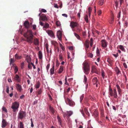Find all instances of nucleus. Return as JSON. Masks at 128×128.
<instances>
[{
    "instance_id": "obj_25",
    "label": "nucleus",
    "mask_w": 128,
    "mask_h": 128,
    "mask_svg": "<svg viewBox=\"0 0 128 128\" xmlns=\"http://www.w3.org/2000/svg\"><path fill=\"white\" fill-rule=\"evenodd\" d=\"M64 70V68L63 66H60V68L59 69L58 72V74H60Z\"/></svg>"
},
{
    "instance_id": "obj_47",
    "label": "nucleus",
    "mask_w": 128,
    "mask_h": 128,
    "mask_svg": "<svg viewBox=\"0 0 128 128\" xmlns=\"http://www.w3.org/2000/svg\"><path fill=\"white\" fill-rule=\"evenodd\" d=\"M60 46L62 50L64 51L65 50V48L64 46H63L60 43Z\"/></svg>"
},
{
    "instance_id": "obj_6",
    "label": "nucleus",
    "mask_w": 128,
    "mask_h": 128,
    "mask_svg": "<svg viewBox=\"0 0 128 128\" xmlns=\"http://www.w3.org/2000/svg\"><path fill=\"white\" fill-rule=\"evenodd\" d=\"M19 104L18 102H14L12 104L11 108H12L18 109L19 107Z\"/></svg>"
},
{
    "instance_id": "obj_4",
    "label": "nucleus",
    "mask_w": 128,
    "mask_h": 128,
    "mask_svg": "<svg viewBox=\"0 0 128 128\" xmlns=\"http://www.w3.org/2000/svg\"><path fill=\"white\" fill-rule=\"evenodd\" d=\"M65 100L67 104H68L70 106H73L75 104L74 102L68 98L65 99Z\"/></svg>"
},
{
    "instance_id": "obj_39",
    "label": "nucleus",
    "mask_w": 128,
    "mask_h": 128,
    "mask_svg": "<svg viewBox=\"0 0 128 128\" xmlns=\"http://www.w3.org/2000/svg\"><path fill=\"white\" fill-rule=\"evenodd\" d=\"M114 3L115 4V5L116 6V8H117L118 6V1H117V0H114Z\"/></svg>"
},
{
    "instance_id": "obj_23",
    "label": "nucleus",
    "mask_w": 128,
    "mask_h": 128,
    "mask_svg": "<svg viewBox=\"0 0 128 128\" xmlns=\"http://www.w3.org/2000/svg\"><path fill=\"white\" fill-rule=\"evenodd\" d=\"M54 64L52 66V67L50 70V74L52 75L54 73Z\"/></svg>"
},
{
    "instance_id": "obj_34",
    "label": "nucleus",
    "mask_w": 128,
    "mask_h": 128,
    "mask_svg": "<svg viewBox=\"0 0 128 128\" xmlns=\"http://www.w3.org/2000/svg\"><path fill=\"white\" fill-rule=\"evenodd\" d=\"M18 127L19 128H24V124L22 122H20Z\"/></svg>"
},
{
    "instance_id": "obj_30",
    "label": "nucleus",
    "mask_w": 128,
    "mask_h": 128,
    "mask_svg": "<svg viewBox=\"0 0 128 128\" xmlns=\"http://www.w3.org/2000/svg\"><path fill=\"white\" fill-rule=\"evenodd\" d=\"M15 58L16 59H20L22 58V57L20 56H19L17 54H15Z\"/></svg>"
},
{
    "instance_id": "obj_28",
    "label": "nucleus",
    "mask_w": 128,
    "mask_h": 128,
    "mask_svg": "<svg viewBox=\"0 0 128 128\" xmlns=\"http://www.w3.org/2000/svg\"><path fill=\"white\" fill-rule=\"evenodd\" d=\"M38 55L39 59H42V53L41 51H39Z\"/></svg>"
},
{
    "instance_id": "obj_31",
    "label": "nucleus",
    "mask_w": 128,
    "mask_h": 128,
    "mask_svg": "<svg viewBox=\"0 0 128 128\" xmlns=\"http://www.w3.org/2000/svg\"><path fill=\"white\" fill-rule=\"evenodd\" d=\"M119 48L122 51H124V52H125V50L124 47V46L121 45H120L118 46Z\"/></svg>"
},
{
    "instance_id": "obj_17",
    "label": "nucleus",
    "mask_w": 128,
    "mask_h": 128,
    "mask_svg": "<svg viewBox=\"0 0 128 128\" xmlns=\"http://www.w3.org/2000/svg\"><path fill=\"white\" fill-rule=\"evenodd\" d=\"M116 87L117 88V90L118 92V94L120 95L121 94V93L122 92V90L120 89V87L118 84H116Z\"/></svg>"
},
{
    "instance_id": "obj_3",
    "label": "nucleus",
    "mask_w": 128,
    "mask_h": 128,
    "mask_svg": "<svg viewBox=\"0 0 128 128\" xmlns=\"http://www.w3.org/2000/svg\"><path fill=\"white\" fill-rule=\"evenodd\" d=\"M26 116V113L23 111H20L18 114V118L22 119L25 118Z\"/></svg>"
},
{
    "instance_id": "obj_60",
    "label": "nucleus",
    "mask_w": 128,
    "mask_h": 128,
    "mask_svg": "<svg viewBox=\"0 0 128 128\" xmlns=\"http://www.w3.org/2000/svg\"><path fill=\"white\" fill-rule=\"evenodd\" d=\"M46 12V10L44 9H42L41 10V12Z\"/></svg>"
},
{
    "instance_id": "obj_56",
    "label": "nucleus",
    "mask_w": 128,
    "mask_h": 128,
    "mask_svg": "<svg viewBox=\"0 0 128 128\" xmlns=\"http://www.w3.org/2000/svg\"><path fill=\"white\" fill-rule=\"evenodd\" d=\"M121 13V11H120L119 12L118 14V15L117 16L118 18H120V16Z\"/></svg>"
},
{
    "instance_id": "obj_43",
    "label": "nucleus",
    "mask_w": 128,
    "mask_h": 128,
    "mask_svg": "<svg viewBox=\"0 0 128 128\" xmlns=\"http://www.w3.org/2000/svg\"><path fill=\"white\" fill-rule=\"evenodd\" d=\"M56 24L58 26H61L60 22L59 21H57L56 22Z\"/></svg>"
},
{
    "instance_id": "obj_12",
    "label": "nucleus",
    "mask_w": 128,
    "mask_h": 128,
    "mask_svg": "<svg viewBox=\"0 0 128 128\" xmlns=\"http://www.w3.org/2000/svg\"><path fill=\"white\" fill-rule=\"evenodd\" d=\"M7 125V122L6 120L4 119L2 120V128H5Z\"/></svg>"
},
{
    "instance_id": "obj_10",
    "label": "nucleus",
    "mask_w": 128,
    "mask_h": 128,
    "mask_svg": "<svg viewBox=\"0 0 128 128\" xmlns=\"http://www.w3.org/2000/svg\"><path fill=\"white\" fill-rule=\"evenodd\" d=\"M98 114L99 113L98 110H95L93 113V116L96 119V120H98L99 119L98 118Z\"/></svg>"
},
{
    "instance_id": "obj_38",
    "label": "nucleus",
    "mask_w": 128,
    "mask_h": 128,
    "mask_svg": "<svg viewBox=\"0 0 128 128\" xmlns=\"http://www.w3.org/2000/svg\"><path fill=\"white\" fill-rule=\"evenodd\" d=\"M40 83L38 81L37 82V83L36 84V88H38L40 86Z\"/></svg>"
},
{
    "instance_id": "obj_37",
    "label": "nucleus",
    "mask_w": 128,
    "mask_h": 128,
    "mask_svg": "<svg viewBox=\"0 0 128 128\" xmlns=\"http://www.w3.org/2000/svg\"><path fill=\"white\" fill-rule=\"evenodd\" d=\"M49 26V24L47 23H45V24L43 26V28H48Z\"/></svg>"
},
{
    "instance_id": "obj_49",
    "label": "nucleus",
    "mask_w": 128,
    "mask_h": 128,
    "mask_svg": "<svg viewBox=\"0 0 128 128\" xmlns=\"http://www.w3.org/2000/svg\"><path fill=\"white\" fill-rule=\"evenodd\" d=\"M60 64V63L58 62V60H56V67H58L59 66Z\"/></svg>"
},
{
    "instance_id": "obj_46",
    "label": "nucleus",
    "mask_w": 128,
    "mask_h": 128,
    "mask_svg": "<svg viewBox=\"0 0 128 128\" xmlns=\"http://www.w3.org/2000/svg\"><path fill=\"white\" fill-rule=\"evenodd\" d=\"M84 94H83L80 97V102H81L82 100H83L84 97Z\"/></svg>"
},
{
    "instance_id": "obj_13",
    "label": "nucleus",
    "mask_w": 128,
    "mask_h": 128,
    "mask_svg": "<svg viewBox=\"0 0 128 128\" xmlns=\"http://www.w3.org/2000/svg\"><path fill=\"white\" fill-rule=\"evenodd\" d=\"M92 82L93 84L94 85H95L97 82L98 83V84H100V83L96 77H94L92 79Z\"/></svg>"
},
{
    "instance_id": "obj_24",
    "label": "nucleus",
    "mask_w": 128,
    "mask_h": 128,
    "mask_svg": "<svg viewBox=\"0 0 128 128\" xmlns=\"http://www.w3.org/2000/svg\"><path fill=\"white\" fill-rule=\"evenodd\" d=\"M34 44L36 46H38V45L39 44V42L37 38H36L34 39Z\"/></svg>"
},
{
    "instance_id": "obj_26",
    "label": "nucleus",
    "mask_w": 128,
    "mask_h": 128,
    "mask_svg": "<svg viewBox=\"0 0 128 128\" xmlns=\"http://www.w3.org/2000/svg\"><path fill=\"white\" fill-rule=\"evenodd\" d=\"M115 70L117 74H118L120 73V71L117 67H116L115 68Z\"/></svg>"
},
{
    "instance_id": "obj_57",
    "label": "nucleus",
    "mask_w": 128,
    "mask_h": 128,
    "mask_svg": "<svg viewBox=\"0 0 128 128\" xmlns=\"http://www.w3.org/2000/svg\"><path fill=\"white\" fill-rule=\"evenodd\" d=\"M54 6L55 8H59L57 4H54Z\"/></svg>"
},
{
    "instance_id": "obj_15",
    "label": "nucleus",
    "mask_w": 128,
    "mask_h": 128,
    "mask_svg": "<svg viewBox=\"0 0 128 128\" xmlns=\"http://www.w3.org/2000/svg\"><path fill=\"white\" fill-rule=\"evenodd\" d=\"M31 58L30 56L27 55L26 58V60L28 63H30L31 60Z\"/></svg>"
},
{
    "instance_id": "obj_14",
    "label": "nucleus",
    "mask_w": 128,
    "mask_h": 128,
    "mask_svg": "<svg viewBox=\"0 0 128 128\" xmlns=\"http://www.w3.org/2000/svg\"><path fill=\"white\" fill-rule=\"evenodd\" d=\"M24 26L25 27L28 29L30 26V23L28 21H25L24 23Z\"/></svg>"
},
{
    "instance_id": "obj_35",
    "label": "nucleus",
    "mask_w": 128,
    "mask_h": 128,
    "mask_svg": "<svg viewBox=\"0 0 128 128\" xmlns=\"http://www.w3.org/2000/svg\"><path fill=\"white\" fill-rule=\"evenodd\" d=\"M92 9V8L91 7H90L88 8V14L89 16H90L91 12Z\"/></svg>"
},
{
    "instance_id": "obj_40",
    "label": "nucleus",
    "mask_w": 128,
    "mask_h": 128,
    "mask_svg": "<svg viewBox=\"0 0 128 128\" xmlns=\"http://www.w3.org/2000/svg\"><path fill=\"white\" fill-rule=\"evenodd\" d=\"M84 19L86 22L88 23V16L87 15H86L84 16Z\"/></svg>"
},
{
    "instance_id": "obj_44",
    "label": "nucleus",
    "mask_w": 128,
    "mask_h": 128,
    "mask_svg": "<svg viewBox=\"0 0 128 128\" xmlns=\"http://www.w3.org/2000/svg\"><path fill=\"white\" fill-rule=\"evenodd\" d=\"M74 34L76 37L77 38L78 40H80V37L76 33H74Z\"/></svg>"
},
{
    "instance_id": "obj_36",
    "label": "nucleus",
    "mask_w": 128,
    "mask_h": 128,
    "mask_svg": "<svg viewBox=\"0 0 128 128\" xmlns=\"http://www.w3.org/2000/svg\"><path fill=\"white\" fill-rule=\"evenodd\" d=\"M104 0H100L99 2V4L100 6H102L104 3Z\"/></svg>"
},
{
    "instance_id": "obj_52",
    "label": "nucleus",
    "mask_w": 128,
    "mask_h": 128,
    "mask_svg": "<svg viewBox=\"0 0 128 128\" xmlns=\"http://www.w3.org/2000/svg\"><path fill=\"white\" fill-rule=\"evenodd\" d=\"M50 64H48L46 66V68L48 72V69L50 68Z\"/></svg>"
},
{
    "instance_id": "obj_22",
    "label": "nucleus",
    "mask_w": 128,
    "mask_h": 128,
    "mask_svg": "<svg viewBox=\"0 0 128 128\" xmlns=\"http://www.w3.org/2000/svg\"><path fill=\"white\" fill-rule=\"evenodd\" d=\"M57 36L59 40L61 38L62 36V32L60 30L57 32Z\"/></svg>"
},
{
    "instance_id": "obj_33",
    "label": "nucleus",
    "mask_w": 128,
    "mask_h": 128,
    "mask_svg": "<svg viewBox=\"0 0 128 128\" xmlns=\"http://www.w3.org/2000/svg\"><path fill=\"white\" fill-rule=\"evenodd\" d=\"M59 59L61 60H64V58L62 56V53H60L59 54Z\"/></svg>"
},
{
    "instance_id": "obj_64",
    "label": "nucleus",
    "mask_w": 128,
    "mask_h": 128,
    "mask_svg": "<svg viewBox=\"0 0 128 128\" xmlns=\"http://www.w3.org/2000/svg\"><path fill=\"white\" fill-rule=\"evenodd\" d=\"M39 23L40 25L41 26H44V23L40 21Z\"/></svg>"
},
{
    "instance_id": "obj_45",
    "label": "nucleus",
    "mask_w": 128,
    "mask_h": 128,
    "mask_svg": "<svg viewBox=\"0 0 128 128\" xmlns=\"http://www.w3.org/2000/svg\"><path fill=\"white\" fill-rule=\"evenodd\" d=\"M14 73L16 74L18 71V68L17 66H15L14 67Z\"/></svg>"
},
{
    "instance_id": "obj_63",
    "label": "nucleus",
    "mask_w": 128,
    "mask_h": 128,
    "mask_svg": "<svg viewBox=\"0 0 128 128\" xmlns=\"http://www.w3.org/2000/svg\"><path fill=\"white\" fill-rule=\"evenodd\" d=\"M42 92V90L41 89H40V90H39L38 92V94H41Z\"/></svg>"
},
{
    "instance_id": "obj_55",
    "label": "nucleus",
    "mask_w": 128,
    "mask_h": 128,
    "mask_svg": "<svg viewBox=\"0 0 128 128\" xmlns=\"http://www.w3.org/2000/svg\"><path fill=\"white\" fill-rule=\"evenodd\" d=\"M2 110L3 111H4L6 112H7V110L4 107H3V108H2Z\"/></svg>"
},
{
    "instance_id": "obj_1",
    "label": "nucleus",
    "mask_w": 128,
    "mask_h": 128,
    "mask_svg": "<svg viewBox=\"0 0 128 128\" xmlns=\"http://www.w3.org/2000/svg\"><path fill=\"white\" fill-rule=\"evenodd\" d=\"M82 69L84 73L88 75L90 72V66L87 61H84L83 63Z\"/></svg>"
},
{
    "instance_id": "obj_9",
    "label": "nucleus",
    "mask_w": 128,
    "mask_h": 128,
    "mask_svg": "<svg viewBox=\"0 0 128 128\" xmlns=\"http://www.w3.org/2000/svg\"><path fill=\"white\" fill-rule=\"evenodd\" d=\"M16 87L18 91L20 92L22 91V88L21 85L19 84H16Z\"/></svg>"
},
{
    "instance_id": "obj_27",
    "label": "nucleus",
    "mask_w": 128,
    "mask_h": 128,
    "mask_svg": "<svg viewBox=\"0 0 128 128\" xmlns=\"http://www.w3.org/2000/svg\"><path fill=\"white\" fill-rule=\"evenodd\" d=\"M57 118L58 120V123L60 125H61L62 124V122L61 119L58 116H57Z\"/></svg>"
},
{
    "instance_id": "obj_5",
    "label": "nucleus",
    "mask_w": 128,
    "mask_h": 128,
    "mask_svg": "<svg viewBox=\"0 0 128 128\" xmlns=\"http://www.w3.org/2000/svg\"><path fill=\"white\" fill-rule=\"evenodd\" d=\"M33 35L24 37L26 38V41L29 43L31 44L33 42Z\"/></svg>"
},
{
    "instance_id": "obj_20",
    "label": "nucleus",
    "mask_w": 128,
    "mask_h": 128,
    "mask_svg": "<svg viewBox=\"0 0 128 128\" xmlns=\"http://www.w3.org/2000/svg\"><path fill=\"white\" fill-rule=\"evenodd\" d=\"M40 18L43 21H46L48 20V19L46 16L44 14L40 16Z\"/></svg>"
},
{
    "instance_id": "obj_53",
    "label": "nucleus",
    "mask_w": 128,
    "mask_h": 128,
    "mask_svg": "<svg viewBox=\"0 0 128 128\" xmlns=\"http://www.w3.org/2000/svg\"><path fill=\"white\" fill-rule=\"evenodd\" d=\"M28 68H29L30 69H32V66H31V65H30V63H28Z\"/></svg>"
},
{
    "instance_id": "obj_18",
    "label": "nucleus",
    "mask_w": 128,
    "mask_h": 128,
    "mask_svg": "<svg viewBox=\"0 0 128 128\" xmlns=\"http://www.w3.org/2000/svg\"><path fill=\"white\" fill-rule=\"evenodd\" d=\"M14 79L16 80L18 82H19L20 81V77L17 74H16V76L14 77Z\"/></svg>"
},
{
    "instance_id": "obj_58",
    "label": "nucleus",
    "mask_w": 128,
    "mask_h": 128,
    "mask_svg": "<svg viewBox=\"0 0 128 128\" xmlns=\"http://www.w3.org/2000/svg\"><path fill=\"white\" fill-rule=\"evenodd\" d=\"M123 65L124 66V67L126 68H127V66L126 64L125 63H124L123 64Z\"/></svg>"
},
{
    "instance_id": "obj_32",
    "label": "nucleus",
    "mask_w": 128,
    "mask_h": 128,
    "mask_svg": "<svg viewBox=\"0 0 128 128\" xmlns=\"http://www.w3.org/2000/svg\"><path fill=\"white\" fill-rule=\"evenodd\" d=\"M88 80V79L86 77V76L85 75H84V79L83 80V82H84V83L86 84H87V82Z\"/></svg>"
},
{
    "instance_id": "obj_50",
    "label": "nucleus",
    "mask_w": 128,
    "mask_h": 128,
    "mask_svg": "<svg viewBox=\"0 0 128 128\" xmlns=\"http://www.w3.org/2000/svg\"><path fill=\"white\" fill-rule=\"evenodd\" d=\"M6 92L8 94L9 93V87L8 86H6Z\"/></svg>"
},
{
    "instance_id": "obj_59",
    "label": "nucleus",
    "mask_w": 128,
    "mask_h": 128,
    "mask_svg": "<svg viewBox=\"0 0 128 128\" xmlns=\"http://www.w3.org/2000/svg\"><path fill=\"white\" fill-rule=\"evenodd\" d=\"M120 1V4L121 5L124 2V0H119Z\"/></svg>"
},
{
    "instance_id": "obj_48",
    "label": "nucleus",
    "mask_w": 128,
    "mask_h": 128,
    "mask_svg": "<svg viewBox=\"0 0 128 128\" xmlns=\"http://www.w3.org/2000/svg\"><path fill=\"white\" fill-rule=\"evenodd\" d=\"M32 29L33 30H35L36 29V25L33 24L32 26Z\"/></svg>"
},
{
    "instance_id": "obj_29",
    "label": "nucleus",
    "mask_w": 128,
    "mask_h": 128,
    "mask_svg": "<svg viewBox=\"0 0 128 128\" xmlns=\"http://www.w3.org/2000/svg\"><path fill=\"white\" fill-rule=\"evenodd\" d=\"M49 108L51 112L53 114H54L55 112V111L53 108L51 106H50Z\"/></svg>"
},
{
    "instance_id": "obj_62",
    "label": "nucleus",
    "mask_w": 128,
    "mask_h": 128,
    "mask_svg": "<svg viewBox=\"0 0 128 128\" xmlns=\"http://www.w3.org/2000/svg\"><path fill=\"white\" fill-rule=\"evenodd\" d=\"M89 56L91 58H92L93 56V55L91 53H90L89 54Z\"/></svg>"
},
{
    "instance_id": "obj_54",
    "label": "nucleus",
    "mask_w": 128,
    "mask_h": 128,
    "mask_svg": "<svg viewBox=\"0 0 128 128\" xmlns=\"http://www.w3.org/2000/svg\"><path fill=\"white\" fill-rule=\"evenodd\" d=\"M96 53L97 54V56H99L100 55V51L99 49L98 48L96 51Z\"/></svg>"
},
{
    "instance_id": "obj_7",
    "label": "nucleus",
    "mask_w": 128,
    "mask_h": 128,
    "mask_svg": "<svg viewBox=\"0 0 128 128\" xmlns=\"http://www.w3.org/2000/svg\"><path fill=\"white\" fill-rule=\"evenodd\" d=\"M33 35L32 32L31 30H28L26 32H25L24 34V37H26L27 36Z\"/></svg>"
},
{
    "instance_id": "obj_41",
    "label": "nucleus",
    "mask_w": 128,
    "mask_h": 128,
    "mask_svg": "<svg viewBox=\"0 0 128 128\" xmlns=\"http://www.w3.org/2000/svg\"><path fill=\"white\" fill-rule=\"evenodd\" d=\"M45 46L46 48V51L48 54L49 53V50L48 48V45L47 44H45Z\"/></svg>"
},
{
    "instance_id": "obj_51",
    "label": "nucleus",
    "mask_w": 128,
    "mask_h": 128,
    "mask_svg": "<svg viewBox=\"0 0 128 128\" xmlns=\"http://www.w3.org/2000/svg\"><path fill=\"white\" fill-rule=\"evenodd\" d=\"M14 59H13L12 58H11L10 59V64H12V63H14Z\"/></svg>"
},
{
    "instance_id": "obj_8",
    "label": "nucleus",
    "mask_w": 128,
    "mask_h": 128,
    "mask_svg": "<svg viewBox=\"0 0 128 128\" xmlns=\"http://www.w3.org/2000/svg\"><path fill=\"white\" fill-rule=\"evenodd\" d=\"M101 46L104 48H106L107 45V42L104 40H102L101 41Z\"/></svg>"
},
{
    "instance_id": "obj_16",
    "label": "nucleus",
    "mask_w": 128,
    "mask_h": 128,
    "mask_svg": "<svg viewBox=\"0 0 128 128\" xmlns=\"http://www.w3.org/2000/svg\"><path fill=\"white\" fill-rule=\"evenodd\" d=\"M48 34L51 37H53L54 36V34L53 32L51 30H48L47 31Z\"/></svg>"
},
{
    "instance_id": "obj_42",
    "label": "nucleus",
    "mask_w": 128,
    "mask_h": 128,
    "mask_svg": "<svg viewBox=\"0 0 128 128\" xmlns=\"http://www.w3.org/2000/svg\"><path fill=\"white\" fill-rule=\"evenodd\" d=\"M101 75L104 79V76H105V74L104 71L103 70H102Z\"/></svg>"
},
{
    "instance_id": "obj_21",
    "label": "nucleus",
    "mask_w": 128,
    "mask_h": 128,
    "mask_svg": "<svg viewBox=\"0 0 128 128\" xmlns=\"http://www.w3.org/2000/svg\"><path fill=\"white\" fill-rule=\"evenodd\" d=\"M84 45L86 48L85 49L86 51L87 50L86 48H88L89 47V42L88 40H87L86 41Z\"/></svg>"
},
{
    "instance_id": "obj_61",
    "label": "nucleus",
    "mask_w": 128,
    "mask_h": 128,
    "mask_svg": "<svg viewBox=\"0 0 128 128\" xmlns=\"http://www.w3.org/2000/svg\"><path fill=\"white\" fill-rule=\"evenodd\" d=\"M112 54L113 56L116 58H117L118 56V53H117L116 54Z\"/></svg>"
},
{
    "instance_id": "obj_19",
    "label": "nucleus",
    "mask_w": 128,
    "mask_h": 128,
    "mask_svg": "<svg viewBox=\"0 0 128 128\" xmlns=\"http://www.w3.org/2000/svg\"><path fill=\"white\" fill-rule=\"evenodd\" d=\"M97 70L96 67L94 66H92L91 68V72L92 73H96Z\"/></svg>"
},
{
    "instance_id": "obj_11",
    "label": "nucleus",
    "mask_w": 128,
    "mask_h": 128,
    "mask_svg": "<svg viewBox=\"0 0 128 128\" xmlns=\"http://www.w3.org/2000/svg\"><path fill=\"white\" fill-rule=\"evenodd\" d=\"M78 24L76 22H71L70 23V26L72 28L76 27L77 25Z\"/></svg>"
},
{
    "instance_id": "obj_2",
    "label": "nucleus",
    "mask_w": 128,
    "mask_h": 128,
    "mask_svg": "<svg viewBox=\"0 0 128 128\" xmlns=\"http://www.w3.org/2000/svg\"><path fill=\"white\" fill-rule=\"evenodd\" d=\"M109 94L111 96H114L115 98H117L118 97L117 94V92L115 88L113 90L110 88V86H109Z\"/></svg>"
}]
</instances>
